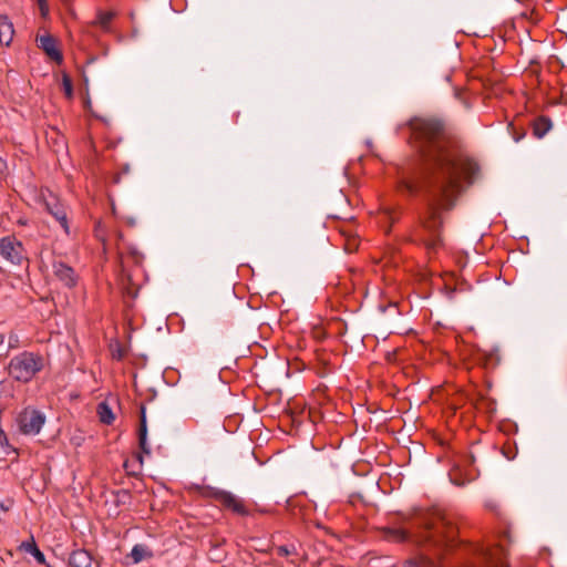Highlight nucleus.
Returning <instances> with one entry per match:
<instances>
[{
    "label": "nucleus",
    "mask_w": 567,
    "mask_h": 567,
    "mask_svg": "<svg viewBox=\"0 0 567 567\" xmlns=\"http://www.w3.org/2000/svg\"><path fill=\"white\" fill-rule=\"evenodd\" d=\"M410 130L425 164L419 177L402 178L399 188L411 196L422 193L427 198L426 209L420 215L411 237L432 255L443 245L441 209L453 205L462 179L472 183L477 165L462 155L441 121L415 118L410 123Z\"/></svg>",
    "instance_id": "f257e3e1"
},
{
    "label": "nucleus",
    "mask_w": 567,
    "mask_h": 567,
    "mask_svg": "<svg viewBox=\"0 0 567 567\" xmlns=\"http://www.w3.org/2000/svg\"><path fill=\"white\" fill-rule=\"evenodd\" d=\"M43 368V359L33 352H21L9 363V374L20 382H29Z\"/></svg>",
    "instance_id": "f03ea898"
},
{
    "label": "nucleus",
    "mask_w": 567,
    "mask_h": 567,
    "mask_svg": "<svg viewBox=\"0 0 567 567\" xmlns=\"http://www.w3.org/2000/svg\"><path fill=\"white\" fill-rule=\"evenodd\" d=\"M19 431L24 435H37L45 423V415L33 408L23 409L17 416Z\"/></svg>",
    "instance_id": "7ed1b4c3"
},
{
    "label": "nucleus",
    "mask_w": 567,
    "mask_h": 567,
    "mask_svg": "<svg viewBox=\"0 0 567 567\" xmlns=\"http://www.w3.org/2000/svg\"><path fill=\"white\" fill-rule=\"evenodd\" d=\"M0 257L10 265L20 266L27 261L25 249L14 236L0 238Z\"/></svg>",
    "instance_id": "20e7f679"
},
{
    "label": "nucleus",
    "mask_w": 567,
    "mask_h": 567,
    "mask_svg": "<svg viewBox=\"0 0 567 567\" xmlns=\"http://www.w3.org/2000/svg\"><path fill=\"white\" fill-rule=\"evenodd\" d=\"M207 495L237 515L246 516L249 513L244 501L230 492L219 488H209Z\"/></svg>",
    "instance_id": "39448f33"
},
{
    "label": "nucleus",
    "mask_w": 567,
    "mask_h": 567,
    "mask_svg": "<svg viewBox=\"0 0 567 567\" xmlns=\"http://www.w3.org/2000/svg\"><path fill=\"white\" fill-rule=\"evenodd\" d=\"M455 536L456 527L446 517H439L431 527L430 537L433 538V542L435 543H452L455 539Z\"/></svg>",
    "instance_id": "423d86ee"
},
{
    "label": "nucleus",
    "mask_w": 567,
    "mask_h": 567,
    "mask_svg": "<svg viewBox=\"0 0 567 567\" xmlns=\"http://www.w3.org/2000/svg\"><path fill=\"white\" fill-rule=\"evenodd\" d=\"M53 274L68 288H73L78 282V276L73 268L63 261L53 262Z\"/></svg>",
    "instance_id": "0eeeda50"
},
{
    "label": "nucleus",
    "mask_w": 567,
    "mask_h": 567,
    "mask_svg": "<svg viewBox=\"0 0 567 567\" xmlns=\"http://www.w3.org/2000/svg\"><path fill=\"white\" fill-rule=\"evenodd\" d=\"M38 47L42 49L45 54L56 63H62L63 55L56 48V40L50 34H43L37 38Z\"/></svg>",
    "instance_id": "6e6552de"
},
{
    "label": "nucleus",
    "mask_w": 567,
    "mask_h": 567,
    "mask_svg": "<svg viewBox=\"0 0 567 567\" xmlns=\"http://www.w3.org/2000/svg\"><path fill=\"white\" fill-rule=\"evenodd\" d=\"M69 567H92L93 558L85 549L73 550L68 560Z\"/></svg>",
    "instance_id": "1a4fd4ad"
},
{
    "label": "nucleus",
    "mask_w": 567,
    "mask_h": 567,
    "mask_svg": "<svg viewBox=\"0 0 567 567\" xmlns=\"http://www.w3.org/2000/svg\"><path fill=\"white\" fill-rule=\"evenodd\" d=\"M47 206H48L49 213L61 225V227L63 228L65 234H69L70 229H69V223H68V215H66L64 207L56 202L53 204L48 203Z\"/></svg>",
    "instance_id": "9d476101"
},
{
    "label": "nucleus",
    "mask_w": 567,
    "mask_h": 567,
    "mask_svg": "<svg viewBox=\"0 0 567 567\" xmlns=\"http://www.w3.org/2000/svg\"><path fill=\"white\" fill-rule=\"evenodd\" d=\"M14 29L7 16H0V43L9 45L13 39Z\"/></svg>",
    "instance_id": "9b49d317"
},
{
    "label": "nucleus",
    "mask_w": 567,
    "mask_h": 567,
    "mask_svg": "<svg viewBox=\"0 0 567 567\" xmlns=\"http://www.w3.org/2000/svg\"><path fill=\"white\" fill-rule=\"evenodd\" d=\"M138 444L143 453L150 455L151 454V447L147 443V424H146V415H145V409L142 408L141 410V422H140V429H138Z\"/></svg>",
    "instance_id": "f8f14e48"
},
{
    "label": "nucleus",
    "mask_w": 567,
    "mask_h": 567,
    "mask_svg": "<svg viewBox=\"0 0 567 567\" xmlns=\"http://www.w3.org/2000/svg\"><path fill=\"white\" fill-rule=\"evenodd\" d=\"M115 16L116 13L114 11L97 10L96 18L93 23L100 27L102 30L109 31L111 28V22Z\"/></svg>",
    "instance_id": "ddd939ff"
},
{
    "label": "nucleus",
    "mask_w": 567,
    "mask_h": 567,
    "mask_svg": "<svg viewBox=\"0 0 567 567\" xmlns=\"http://www.w3.org/2000/svg\"><path fill=\"white\" fill-rule=\"evenodd\" d=\"M96 412L99 415V419L104 424H112L115 420V415L111 409V406L105 402H100L96 408Z\"/></svg>",
    "instance_id": "4468645a"
},
{
    "label": "nucleus",
    "mask_w": 567,
    "mask_h": 567,
    "mask_svg": "<svg viewBox=\"0 0 567 567\" xmlns=\"http://www.w3.org/2000/svg\"><path fill=\"white\" fill-rule=\"evenodd\" d=\"M130 557L134 564H138L146 558H151L152 551L148 549L147 546H145L143 544H136L132 548Z\"/></svg>",
    "instance_id": "2eb2a0df"
},
{
    "label": "nucleus",
    "mask_w": 567,
    "mask_h": 567,
    "mask_svg": "<svg viewBox=\"0 0 567 567\" xmlns=\"http://www.w3.org/2000/svg\"><path fill=\"white\" fill-rule=\"evenodd\" d=\"M384 536L393 542H404L408 539V534L405 530L394 527L385 528Z\"/></svg>",
    "instance_id": "dca6fc26"
},
{
    "label": "nucleus",
    "mask_w": 567,
    "mask_h": 567,
    "mask_svg": "<svg viewBox=\"0 0 567 567\" xmlns=\"http://www.w3.org/2000/svg\"><path fill=\"white\" fill-rule=\"evenodd\" d=\"M551 127V123L548 118L542 117L534 124V134L542 138Z\"/></svg>",
    "instance_id": "f3484780"
},
{
    "label": "nucleus",
    "mask_w": 567,
    "mask_h": 567,
    "mask_svg": "<svg viewBox=\"0 0 567 567\" xmlns=\"http://www.w3.org/2000/svg\"><path fill=\"white\" fill-rule=\"evenodd\" d=\"M277 555L280 557H287L289 555L297 554L295 545H281L276 548Z\"/></svg>",
    "instance_id": "a211bd4d"
},
{
    "label": "nucleus",
    "mask_w": 567,
    "mask_h": 567,
    "mask_svg": "<svg viewBox=\"0 0 567 567\" xmlns=\"http://www.w3.org/2000/svg\"><path fill=\"white\" fill-rule=\"evenodd\" d=\"M62 86H63L65 95L68 97H72L73 96V84H72L71 78L66 73H64L62 75Z\"/></svg>",
    "instance_id": "6ab92c4d"
},
{
    "label": "nucleus",
    "mask_w": 567,
    "mask_h": 567,
    "mask_svg": "<svg viewBox=\"0 0 567 567\" xmlns=\"http://www.w3.org/2000/svg\"><path fill=\"white\" fill-rule=\"evenodd\" d=\"M38 548L33 537H31L30 540L22 542L19 546L20 550H23L25 553H29L32 555V553Z\"/></svg>",
    "instance_id": "aec40b11"
},
{
    "label": "nucleus",
    "mask_w": 567,
    "mask_h": 567,
    "mask_svg": "<svg viewBox=\"0 0 567 567\" xmlns=\"http://www.w3.org/2000/svg\"><path fill=\"white\" fill-rule=\"evenodd\" d=\"M417 567H442V565L430 557L422 556L419 559Z\"/></svg>",
    "instance_id": "412c9836"
},
{
    "label": "nucleus",
    "mask_w": 567,
    "mask_h": 567,
    "mask_svg": "<svg viewBox=\"0 0 567 567\" xmlns=\"http://www.w3.org/2000/svg\"><path fill=\"white\" fill-rule=\"evenodd\" d=\"M0 445L4 449L6 453H9L8 450L11 449V446L9 445L7 435L2 431L0 432Z\"/></svg>",
    "instance_id": "4be33fe9"
},
{
    "label": "nucleus",
    "mask_w": 567,
    "mask_h": 567,
    "mask_svg": "<svg viewBox=\"0 0 567 567\" xmlns=\"http://www.w3.org/2000/svg\"><path fill=\"white\" fill-rule=\"evenodd\" d=\"M32 556L35 558V560L40 564H43L45 561V557H44V554L39 549L37 548L33 553H32Z\"/></svg>",
    "instance_id": "5701e85b"
},
{
    "label": "nucleus",
    "mask_w": 567,
    "mask_h": 567,
    "mask_svg": "<svg viewBox=\"0 0 567 567\" xmlns=\"http://www.w3.org/2000/svg\"><path fill=\"white\" fill-rule=\"evenodd\" d=\"M38 4L41 11V14L45 17L49 13V8L47 4V0H38Z\"/></svg>",
    "instance_id": "b1692460"
},
{
    "label": "nucleus",
    "mask_w": 567,
    "mask_h": 567,
    "mask_svg": "<svg viewBox=\"0 0 567 567\" xmlns=\"http://www.w3.org/2000/svg\"><path fill=\"white\" fill-rule=\"evenodd\" d=\"M10 558H12V551L9 549H0V559L2 561H8Z\"/></svg>",
    "instance_id": "393cba45"
},
{
    "label": "nucleus",
    "mask_w": 567,
    "mask_h": 567,
    "mask_svg": "<svg viewBox=\"0 0 567 567\" xmlns=\"http://www.w3.org/2000/svg\"><path fill=\"white\" fill-rule=\"evenodd\" d=\"M7 171V162L0 156V178L4 175Z\"/></svg>",
    "instance_id": "a878e982"
},
{
    "label": "nucleus",
    "mask_w": 567,
    "mask_h": 567,
    "mask_svg": "<svg viewBox=\"0 0 567 567\" xmlns=\"http://www.w3.org/2000/svg\"><path fill=\"white\" fill-rule=\"evenodd\" d=\"M118 497H121L118 501L120 502H124V498H128L130 497V493L127 491H121L118 494H117Z\"/></svg>",
    "instance_id": "bb28decb"
},
{
    "label": "nucleus",
    "mask_w": 567,
    "mask_h": 567,
    "mask_svg": "<svg viewBox=\"0 0 567 567\" xmlns=\"http://www.w3.org/2000/svg\"><path fill=\"white\" fill-rule=\"evenodd\" d=\"M451 481L453 482V484L457 485V486H463L464 485V482H458L454 478L451 477Z\"/></svg>",
    "instance_id": "cd10ccee"
},
{
    "label": "nucleus",
    "mask_w": 567,
    "mask_h": 567,
    "mask_svg": "<svg viewBox=\"0 0 567 567\" xmlns=\"http://www.w3.org/2000/svg\"><path fill=\"white\" fill-rule=\"evenodd\" d=\"M0 509L3 511V512H7L9 509V507L1 503L0 504Z\"/></svg>",
    "instance_id": "c85d7f7f"
},
{
    "label": "nucleus",
    "mask_w": 567,
    "mask_h": 567,
    "mask_svg": "<svg viewBox=\"0 0 567 567\" xmlns=\"http://www.w3.org/2000/svg\"><path fill=\"white\" fill-rule=\"evenodd\" d=\"M4 342V337L2 334H0V346L3 344Z\"/></svg>",
    "instance_id": "c756f323"
},
{
    "label": "nucleus",
    "mask_w": 567,
    "mask_h": 567,
    "mask_svg": "<svg viewBox=\"0 0 567 567\" xmlns=\"http://www.w3.org/2000/svg\"><path fill=\"white\" fill-rule=\"evenodd\" d=\"M138 461L141 464L143 463V457L141 455L138 456Z\"/></svg>",
    "instance_id": "7c9ffc66"
},
{
    "label": "nucleus",
    "mask_w": 567,
    "mask_h": 567,
    "mask_svg": "<svg viewBox=\"0 0 567 567\" xmlns=\"http://www.w3.org/2000/svg\"><path fill=\"white\" fill-rule=\"evenodd\" d=\"M116 355H117V359H121V353L120 352H116Z\"/></svg>",
    "instance_id": "2f4dec72"
},
{
    "label": "nucleus",
    "mask_w": 567,
    "mask_h": 567,
    "mask_svg": "<svg viewBox=\"0 0 567 567\" xmlns=\"http://www.w3.org/2000/svg\"><path fill=\"white\" fill-rule=\"evenodd\" d=\"M116 355H117V359H121V353L120 352H116Z\"/></svg>",
    "instance_id": "473e14b6"
}]
</instances>
